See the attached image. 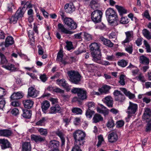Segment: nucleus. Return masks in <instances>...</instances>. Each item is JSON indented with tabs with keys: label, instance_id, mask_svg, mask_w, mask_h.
I'll return each instance as SVG.
<instances>
[{
	"label": "nucleus",
	"instance_id": "a19ab883",
	"mask_svg": "<svg viewBox=\"0 0 151 151\" xmlns=\"http://www.w3.org/2000/svg\"><path fill=\"white\" fill-rule=\"evenodd\" d=\"M143 35L147 39L150 40L151 39V36L150 35L149 31L146 29H144L142 31Z\"/></svg>",
	"mask_w": 151,
	"mask_h": 151
},
{
	"label": "nucleus",
	"instance_id": "49530a36",
	"mask_svg": "<svg viewBox=\"0 0 151 151\" xmlns=\"http://www.w3.org/2000/svg\"><path fill=\"white\" fill-rule=\"evenodd\" d=\"M94 113L93 110L87 109L86 112V115L87 118H91Z\"/></svg>",
	"mask_w": 151,
	"mask_h": 151
},
{
	"label": "nucleus",
	"instance_id": "5701e85b",
	"mask_svg": "<svg viewBox=\"0 0 151 151\" xmlns=\"http://www.w3.org/2000/svg\"><path fill=\"white\" fill-rule=\"evenodd\" d=\"M56 134L58 136L60 139L61 142V146H63L65 145V140L64 137L65 134L61 131L58 130L55 132Z\"/></svg>",
	"mask_w": 151,
	"mask_h": 151
},
{
	"label": "nucleus",
	"instance_id": "bf43d9fd",
	"mask_svg": "<svg viewBox=\"0 0 151 151\" xmlns=\"http://www.w3.org/2000/svg\"><path fill=\"white\" fill-rule=\"evenodd\" d=\"M144 44L145 46L147 51V52H150L151 50H150V46L146 41L145 40L144 41Z\"/></svg>",
	"mask_w": 151,
	"mask_h": 151
},
{
	"label": "nucleus",
	"instance_id": "9b49d317",
	"mask_svg": "<svg viewBox=\"0 0 151 151\" xmlns=\"http://www.w3.org/2000/svg\"><path fill=\"white\" fill-rule=\"evenodd\" d=\"M49 112L51 114L60 113L61 112V107L58 104L53 105L50 108Z\"/></svg>",
	"mask_w": 151,
	"mask_h": 151
},
{
	"label": "nucleus",
	"instance_id": "5fc2aeb1",
	"mask_svg": "<svg viewBox=\"0 0 151 151\" xmlns=\"http://www.w3.org/2000/svg\"><path fill=\"white\" fill-rule=\"evenodd\" d=\"M128 22L129 21L127 17H122L120 21V22L122 24H127Z\"/></svg>",
	"mask_w": 151,
	"mask_h": 151
},
{
	"label": "nucleus",
	"instance_id": "8fccbe9b",
	"mask_svg": "<svg viewBox=\"0 0 151 151\" xmlns=\"http://www.w3.org/2000/svg\"><path fill=\"white\" fill-rule=\"evenodd\" d=\"M66 47L67 50H70L73 48L72 43L71 42L67 41L66 42Z\"/></svg>",
	"mask_w": 151,
	"mask_h": 151
},
{
	"label": "nucleus",
	"instance_id": "b1692460",
	"mask_svg": "<svg viewBox=\"0 0 151 151\" xmlns=\"http://www.w3.org/2000/svg\"><path fill=\"white\" fill-rule=\"evenodd\" d=\"M14 43L13 38L11 36L7 37L5 41V47H8L9 46L13 45Z\"/></svg>",
	"mask_w": 151,
	"mask_h": 151
},
{
	"label": "nucleus",
	"instance_id": "f704fd0d",
	"mask_svg": "<svg viewBox=\"0 0 151 151\" xmlns=\"http://www.w3.org/2000/svg\"><path fill=\"white\" fill-rule=\"evenodd\" d=\"M56 82L57 84L60 86H61L64 88L68 87V84L66 83V81L64 79H58Z\"/></svg>",
	"mask_w": 151,
	"mask_h": 151
},
{
	"label": "nucleus",
	"instance_id": "c756f323",
	"mask_svg": "<svg viewBox=\"0 0 151 151\" xmlns=\"http://www.w3.org/2000/svg\"><path fill=\"white\" fill-rule=\"evenodd\" d=\"M2 66L7 70L12 71H15L17 69L14 65L10 63H7L6 65H4Z\"/></svg>",
	"mask_w": 151,
	"mask_h": 151
},
{
	"label": "nucleus",
	"instance_id": "864d4df0",
	"mask_svg": "<svg viewBox=\"0 0 151 151\" xmlns=\"http://www.w3.org/2000/svg\"><path fill=\"white\" fill-rule=\"evenodd\" d=\"M13 8L15 9L14 5L12 3H10L8 4L7 9L8 12H12Z\"/></svg>",
	"mask_w": 151,
	"mask_h": 151
},
{
	"label": "nucleus",
	"instance_id": "e2e57ef3",
	"mask_svg": "<svg viewBox=\"0 0 151 151\" xmlns=\"http://www.w3.org/2000/svg\"><path fill=\"white\" fill-rule=\"evenodd\" d=\"M81 89V88H74L72 89L71 90V92L72 93H77L78 95V94Z\"/></svg>",
	"mask_w": 151,
	"mask_h": 151
},
{
	"label": "nucleus",
	"instance_id": "13d9d810",
	"mask_svg": "<svg viewBox=\"0 0 151 151\" xmlns=\"http://www.w3.org/2000/svg\"><path fill=\"white\" fill-rule=\"evenodd\" d=\"M143 16L145 17L146 18L148 19L149 20H151V17H150L148 10H146L144 12Z\"/></svg>",
	"mask_w": 151,
	"mask_h": 151
},
{
	"label": "nucleus",
	"instance_id": "c03bdc74",
	"mask_svg": "<svg viewBox=\"0 0 151 151\" xmlns=\"http://www.w3.org/2000/svg\"><path fill=\"white\" fill-rule=\"evenodd\" d=\"M70 6L66 9L65 12L68 13H71L73 11H75V8L72 3H71L70 4Z\"/></svg>",
	"mask_w": 151,
	"mask_h": 151
},
{
	"label": "nucleus",
	"instance_id": "603ef678",
	"mask_svg": "<svg viewBox=\"0 0 151 151\" xmlns=\"http://www.w3.org/2000/svg\"><path fill=\"white\" fill-rule=\"evenodd\" d=\"M84 39L87 41H90L92 39L91 35L86 32H84Z\"/></svg>",
	"mask_w": 151,
	"mask_h": 151
},
{
	"label": "nucleus",
	"instance_id": "cd10ccee",
	"mask_svg": "<svg viewBox=\"0 0 151 151\" xmlns=\"http://www.w3.org/2000/svg\"><path fill=\"white\" fill-rule=\"evenodd\" d=\"M139 62L140 63L145 65H148L149 63V59L144 55L139 57Z\"/></svg>",
	"mask_w": 151,
	"mask_h": 151
},
{
	"label": "nucleus",
	"instance_id": "39448f33",
	"mask_svg": "<svg viewBox=\"0 0 151 151\" xmlns=\"http://www.w3.org/2000/svg\"><path fill=\"white\" fill-rule=\"evenodd\" d=\"M102 15L103 13L101 10H95L91 13V19L95 24L100 22H101Z\"/></svg>",
	"mask_w": 151,
	"mask_h": 151
},
{
	"label": "nucleus",
	"instance_id": "79ce46f5",
	"mask_svg": "<svg viewBox=\"0 0 151 151\" xmlns=\"http://www.w3.org/2000/svg\"><path fill=\"white\" fill-rule=\"evenodd\" d=\"M71 111L73 113L76 114H81L82 112V110L80 108L77 107L73 108Z\"/></svg>",
	"mask_w": 151,
	"mask_h": 151
},
{
	"label": "nucleus",
	"instance_id": "052dcab7",
	"mask_svg": "<svg viewBox=\"0 0 151 151\" xmlns=\"http://www.w3.org/2000/svg\"><path fill=\"white\" fill-rule=\"evenodd\" d=\"M124 124V122L122 120H120L117 122L116 124L117 127H122Z\"/></svg>",
	"mask_w": 151,
	"mask_h": 151
},
{
	"label": "nucleus",
	"instance_id": "9d476101",
	"mask_svg": "<svg viewBox=\"0 0 151 151\" xmlns=\"http://www.w3.org/2000/svg\"><path fill=\"white\" fill-rule=\"evenodd\" d=\"M125 34L126 37L125 39L122 42V44H124L125 43H129L133 39L134 33L133 31H128L125 32Z\"/></svg>",
	"mask_w": 151,
	"mask_h": 151
},
{
	"label": "nucleus",
	"instance_id": "4d7b16f0",
	"mask_svg": "<svg viewBox=\"0 0 151 151\" xmlns=\"http://www.w3.org/2000/svg\"><path fill=\"white\" fill-rule=\"evenodd\" d=\"M5 101L4 98H0V109H2L4 106Z\"/></svg>",
	"mask_w": 151,
	"mask_h": 151
},
{
	"label": "nucleus",
	"instance_id": "72a5a7b5",
	"mask_svg": "<svg viewBox=\"0 0 151 151\" xmlns=\"http://www.w3.org/2000/svg\"><path fill=\"white\" fill-rule=\"evenodd\" d=\"M89 6L94 10L96 9L99 6L97 0H91L90 2Z\"/></svg>",
	"mask_w": 151,
	"mask_h": 151
},
{
	"label": "nucleus",
	"instance_id": "423d86ee",
	"mask_svg": "<svg viewBox=\"0 0 151 151\" xmlns=\"http://www.w3.org/2000/svg\"><path fill=\"white\" fill-rule=\"evenodd\" d=\"M65 25L71 30H74L77 27V24L74 21L70 18H65L63 21Z\"/></svg>",
	"mask_w": 151,
	"mask_h": 151
},
{
	"label": "nucleus",
	"instance_id": "ddd939ff",
	"mask_svg": "<svg viewBox=\"0 0 151 151\" xmlns=\"http://www.w3.org/2000/svg\"><path fill=\"white\" fill-rule=\"evenodd\" d=\"M31 138L32 141H34L38 143L43 142L45 140L44 137H42L40 135L32 134L31 136Z\"/></svg>",
	"mask_w": 151,
	"mask_h": 151
},
{
	"label": "nucleus",
	"instance_id": "09e8293b",
	"mask_svg": "<svg viewBox=\"0 0 151 151\" xmlns=\"http://www.w3.org/2000/svg\"><path fill=\"white\" fill-rule=\"evenodd\" d=\"M125 76L124 75H121L119 77V83L122 86H124L125 85V81L124 79Z\"/></svg>",
	"mask_w": 151,
	"mask_h": 151
},
{
	"label": "nucleus",
	"instance_id": "0e129e2a",
	"mask_svg": "<svg viewBox=\"0 0 151 151\" xmlns=\"http://www.w3.org/2000/svg\"><path fill=\"white\" fill-rule=\"evenodd\" d=\"M40 78L41 80L43 82H45L47 79V78L45 74L41 75L40 76Z\"/></svg>",
	"mask_w": 151,
	"mask_h": 151
},
{
	"label": "nucleus",
	"instance_id": "aec40b11",
	"mask_svg": "<svg viewBox=\"0 0 151 151\" xmlns=\"http://www.w3.org/2000/svg\"><path fill=\"white\" fill-rule=\"evenodd\" d=\"M12 134L11 130L7 129H0V136L9 137Z\"/></svg>",
	"mask_w": 151,
	"mask_h": 151
},
{
	"label": "nucleus",
	"instance_id": "c9c22d12",
	"mask_svg": "<svg viewBox=\"0 0 151 151\" xmlns=\"http://www.w3.org/2000/svg\"><path fill=\"white\" fill-rule=\"evenodd\" d=\"M0 57L1 58L0 63L1 65H6L8 61L5 55L1 52H0Z\"/></svg>",
	"mask_w": 151,
	"mask_h": 151
},
{
	"label": "nucleus",
	"instance_id": "473e14b6",
	"mask_svg": "<svg viewBox=\"0 0 151 151\" xmlns=\"http://www.w3.org/2000/svg\"><path fill=\"white\" fill-rule=\"evenodd\" d=\"M103 118L98 114H95L93 118V122L96 123L103 120Z\"/></svg>",
	"mask_w": 151,
	"mask_h": 151
},
{
	"label": "nucleus",
	"instance_id": "37998d69",
	"mask_svg": "<svg viewBox=\"0 0 151 151\" xmlns=\"http://www.w3.org/2000/svg\"><path fill=\"white\" fill-rule=\"evenodd\" d=\"M25 12L19 8L15 14L19 18H22Z\"/></svg>",
	"mask_w": 151,
	"mask_h": 151
},
{
	"label": "nucleus",
	"instance_id": "c85d7f7f",
	"mask_svg": "<svg viewBox=\"0 0 151 151\" xmlns=\"http://www.w3.org/2000/svg\"><path fill=\"white\" fill-rule=\"evenodd\" d=\"M111 88V87L110 86L105 85L101 88H99V91L101 93L106 94L109 92V91Z\"/></svg>",
	"mask_w": 151,
	"mask_h": 151
},
{
	"label": "nucleus",
	"instance_id": "6e6552de",
	"mask_svg": "<svg viewBox=\"0 0 151 151\" xmlns=\"http://www.w3.org/2000/svg\"><path fill=\"white\" fill-rule=\"evenodd\" d=\"M86 93H87L86 91L81 88L78 94V95H77L78 97H74L73 99V101H75L76 100H77L78 102H80V101L78 100V99L82 100H84L86 99L87 98Z\"/></svg>",
	"mask_w": 151,
	"mask_h": 151
},
{
	"label": "nucleus",
	"instance_id": "774afa93",
	"mask_svg": "<svg viewBox=\"0 0 151 151\" xmlns=\"http://www.w3.org/2000/svg\"><path fill=\"white\" fill-rule=\"evenodd\" d=\"M151 131V123H148L146 127L145 131L147 132H150Z\"/></svg>",
	"mask_w": 151,
	"mask_h": 151
},
{
	"label": "nucleus",
	"instance_id": "a878e982",
	"mask_svg": "<svg viewBox=\"0 0 151 151\" xmlns=\"http://www.w3.org/2000/svg\"><path fill=\"white\" fill-rule=\"evenodd\" d=\"M120 89L124 92L125 95L128 97L129 99H133L135 97V95L134 94L131 93L130 91H128L125 88H120Z\"/></svg>",
	"mask_w": 151,
	"mask_h": 151
},
{
	"label": "nucleus",
	"instance_id": "338daca9",
	"mask_svg": "<svg viewBox=\"0 0 151 151\" xmlns=\"http://www.w3.org/2000/svg\"><path fill=\"white\" fill-rule=\"evenodd\" d=\"M125 50L129 54H132L133 51L132 45L129 46L128 47L125 48Z\"/></svg>",
	"mask_w": 151,
	"mask_h": 151
},
{
	"label": "nucleus",
	"instance_id": "e433bc0d",
	"mask_svg": "<svg viewBox=\"0 0 151 151\" xmlns=\"http://www.w3.org/2000/svg\"><path fill=\"white\" fill-rule=\"evenodd\" d=\"M37 131L42 136H46L48 134V130L47 129L42 128H39Z\"/></svg>",
	"mask_w": 151,
	"mask_h": 151
},
{
	"label": "nucleus",
	"instance_id": "ea45409f",
	"mask_svg": "<svg viewBox=\"0 0 151 151\" xmlns=\"http://www.w3.org/2000/svg\"><path fill=\"white\" fill-rule=\"evenodd\" d=\"M46 121V118L42 117L36 123V125L38 126H44L45 125V123Z\"/></svg>",
	"mask_w": 151,
	"mask_h": 151
},
{
	"label": "nucleus",
	"instance_id": "0eeeda50",
	"mask_svg": "<svg viewBox=\"0 0 151 151\" xmlns=\"http://www.w3.org/2000/svg\"><path fill=\"white\" fill-rule=\"evenodd\" d=\"M137 109V105L134 104L131 102H129V106L127 111V113L128 114V117L129 118L132 115L134 114L136 111Z\"/></svg>",
	"mask_w": 151,
	"mask_h": 151
},
{
	"label": "nucleus",
	"instance_id": "393cba45",
	"mask_svg": "<svg viewBox=\"0 0 151 151\" xmlns=\"http://www.w3.org/2000/svg\"><path fill=\"white\" fill-rule=\"evenodd\" d=\"M108 139L109 142L111 143L115 142L118 139L117 135L114 132H112L109 135Z\"/></svg>",
	"mask_w": 151,
	"mask_h": 151
},
{
	"label": "nucleus",
	"instance_id": "6ab92c4d",
	"mask_svg": "<svg viewBox=\"0 0 151 151\" xmlns=\"http://www.w3.org/2000/svg\"><path fill=\"white\" fill-rule=\"evenodd\" d=\"M23 95V93L21 92H14L10 96V98L11 100H17L22 98Z\"/></svg>",
	"mask_w": 151,
	"mask_h": 151
},
{
	"label": "nucleus",
	"instance_id": "6e6d98bb",
	"mask_svg": "<svg viewBox=\"0 0 151 151\" xmlns=\"http://www.w3.org/2000/svg\"><path fill=\"white\" fill-rule=\"evenodd\" d=\"M63 55L62 53L61 52L59 51L58 53L57 60L60 61L63 60Z\"/></svg>",
	"mask_w": 151,
	"mask_h": 151
},
{
	"label": "nucleus",
	"instance_id": "7ed1b4c3",
	"mask_svg": "<svg viewBox=\"0 0 151 151\" xmlns=\"http://www.w3.org/2000/svg\"><path fill=\"white\" fill-rule=\"evenodd\" d=\"M106 15L108 22L114 23L118 20L117 15L116 12L112 8H109L106 11Z\"/></svg>",
	"mask_w": 151,
	"mask_h": 151
},
{
	"label": "nucleus",
	"instance_id": "de8ad7c7",
	"mask_svg": "<svg viewBox=\"0 0 151 151\" xmlns=\"http://www.w3.org/2000/svg\"><path fill=\"white\" fill-rule=\"evenodd\" d=\"M87 105L88 107V109L93 110L95 108V104L93 102H88Z\"/></svg>",
	"mask_w": 151,
	"mask_h": 151
},
{
	"label": "nucleus",
	"instance_id": "4be33fe9",
	"mask_svg": "<svg viewBox=\"0 0 151 151\" xmlns=\"http://www.w3.org/2000/svg\"><path fill=\"white\" fill-rule=\"evenodd\" d=\"M100 40L104 45L109 47H113L114 44L110 40L105 38L103 37H101L100 38Z\"/></svg>",
	"mask_w": 151,
	"mask_h": 151
},
{
	"label": "nucleus",
	"instance_id": "3c124183",
	"mask_svg": "<svg viewBox=\"0 0 151 151\" xmlns=\"http://www.w3.org/2000/svg\"><path fill=\"white\" fill-rule=\"evenodd\" d=\"M106 126L109 128L113 127L114 126V123L113 119H111L109 120L107 123Z\"/></svg>",
	"mask_w": 151,
	"mask_h": 151
},
{
	"label": "nucleus",
	"instance_id": "1a4fd4ad",
	"mask_svg": "<svg viewBox=\"0 0 151 151\" xmlns=\"http://www.w3.org/2000/svg\"><path fill=\"white\" fill-rule=\"evenodd\" d=\"M113 94L115 101L122 102L125 100L124 96L121 93L120 91L118 90H115Z\"/></svg>",
	"mask_w": 151,
	"mask_h": 151
},
{
	"label": "nucleus",
	"instance_id": "2eb2a0df",
	"mask_svg": "<svg viewBox=\"0 0 151 151\" xmlns=\"http://www.w3.org/2000/svg\"><path fill=\"white\" fill-rule=\"evenodd\" d=\"M102 101L109 107H112L113 106V101L112 98L110 96H108L104 99Z\"/></svg>",
	"mask_w": 151,
	"mask_h": 151
},
{
	"label": "nucleus",
	"instance_id": "a211bd4d",
	"mask_svg": "<svg viewBox=\"0 0 151 151\" xmlns=\"http://www.w3.org/2000/svg\"><path fill=\"white\" fill-rule=\"evenodd\" d=\"M38 91L33 87H30L28 89V96L32 98L37 96Z\"/></svg>",
	"mask_w": 151,
	"mask_h": 151
},
{
	"label": "nucleus",
	"instance_id": "a18cd8bd",
	"mask_svg": "<svg viewBox=\"0 0 151 151\" xmlns=\"http://www.w3.org/2000/svg\"><path fill=\"white\" fill-rule=\"evenodd\" d=\"M18 18H19L15 14L14 16L9 18L10 22L13 24L16 23Z\"/></svg>",
	"mask_w": 151,
	"mask_h": 151
},
{
	"label": "nucleus",
	"instance_id": "58836bf2",
	"mask_svg": "<svg viewBox=\"0 0 151 151\" xmlns=\"http://www.w3.org/2000/svg\"><path fill=\"white\" fill-rule=\"evenodd\" d=\"M115 6L120 15H122L123 14L126 13V10L122 7L118 5H116Z\"/></svg>",
	"mask_w": 151,
	"mask_h": 151
},
{
	"label": "nucleus",
	"instance_id": "bb28decb",
	"mask_svg": "<svg viewBox=\"0 0 151 151\" xmlns=\"http://www.w3.org/2000/svg\"><path fill=\"white\" fill-rule=\"evenodd\" d=\"M50 106V102L48 101L45 100L43 101L41 104V108L42 111L44 113H46Z\"/></svg>",
	"mask_w": 151,
	"mask_h": 151
},
{
	"label": "nucleus",
	"instance_id": "4c0bfd02",
	"mask_svg": "<svg viewBox=\"0 0 151 151\" xmlns=\"http://www.w3.org/2000/svg\"><path fill=\"white\" fill-rule=\"evenodd\" d=\"M128 63V62L127 60L122 59L118 61L117 64L119 66L124 68L127 65Z\"/></svg>",
	"mask_w": 151,
	"mask_h": 151
},
{
	"label": "nucleus",
	"instance_id": "20e7f679",
	"mask_svg": "<svg viewBox=\"0 0 151 151\" xmlns=\"http://www.w3.org/2000/svg\"><path fill=\"white\" fill-rule=\"evenodd\" d=\"M70 81L73 83L78 84L81 81V76L79 73L74 71H70L68 72Z\"/></svg>",
	"mask_w": 151,
	"mask_h": 151
},
{
	"label": "nucleus",
	"instance_id": "412c9836",
	"mask_svg": "<svg viewBox=\"0 0 151 151\" xmlns=\"http://www.w3.org/2000/svg\"><path fill=\"white\" fill-rule=\"evenodd\" d=\"M23 103L25 108L29 109L32 107L34 102L32 100L28 99L23 100Z\"/></svg>",
	"mask_w": 151,
	"mask_h": 151
},
{
	"label": "nucleus",
	"instance_id": "dca6fc26",
	"mask_svg": "<svg viewBox=\"0 0 151 151\" xmlns=\"http://www.w3.org/2000/svg\"><path fill=\"white\" fill-rule=\"evenodd\" d=\"M58 28L61 33L68 34H72L73 33V32L68 30L65 28L63 24L61 23H59L58 24Z\"/></svg>",
	"mask_w": 151,
	"mask_h": 151
},
{
	"label": "nucleus",
	"instance_id": "f8f14e48",
	"mask_svg": "<svg viewBox=\"0 0 151 151\" xmlns=\"http://www.w3.org/2000/svg\"><path fill=\"white\" fill-rule=\"evenodd\" d=\"M59 142L55 140L50 141L49 142V147L52 150H56L59 149Z\"/></svg>",
	"mask_w": 151,
	"mask_h": 151
},
{
	"label": "nucleus",
	"instance_id": "680f3d73",
	"mask_svg": "<svg viewBox=\"0 0 151 151\" xmlns=\"http://www.w3.org/2000/svg\"><path fill=\"white\" fill-rule=\"evenodd\" d=\"M142 100L143 102L146 104L149 103L151 101V99L150 98L146 97H144L143 98Z\"/></svg>",
	"mask_w": 151,
	"mask_h": 151
},
{
	"label": "nucleus",
	"instance_id": "69168bd1",
	"mask_svg": "<svg viewBox=\"0 0 151 151\" xmlns=\"http://www.w3.org/2000/svg\"><path fill=\"white\" fill-rule=\"evenodd\" d=\"M59 14L61 17V19L63 20V21H64L65 19L67 18L66 17L65 15V13L62 10L60 9V10L59 11Z\"/></svg>",
	"mask_w": 151,
	"mask_h": 151
},
{
	"label": "nucleus",
	"instance_id": "4468645a",
	"mask_svg": "<svg viewBox=\"0 0 151 151\" xmlns=\"http://www.w3.org/2000/svg\"><path fill=\"white\" fill-rule=\"evenodd\" d=\"M0 144H1V147L2 150H5L11 147V145L9 142L5 139H0Z\"/></svg>",
	"mask_w": 151,
	"mask_h": 151
},
{
	"label": "nucleus",
	"instance_id": "f03ea898",
	"mask_svg": "<svg viewBox=\"0 0 151 151\" xmlns=\"http://www.w3.org/2000/svg\"><path fill=\"white\" fill-rule=\"evenodd\" d=\"M100 46V44L94 42L92 43L89 46L91 54L93 57V60L95 62L100 60L101 58Z\"/></svg>",
	"mask_w": 151,
	"mask_h": 151
},
{
	"label": "nucleus",
	"instance_id": "7c9ffc66",
	"mask_svg": "<svg viewBox=\"0 0 151 151\" xmlns=\"http://www.w3.org/2000/svg\"><path fill=\"white\" fill-rule=\"evenodd\" d=\"M31 147L29 142H25L22 146V151H31Z\"/></svg>",
	"mask_w": 151,
	"mask_h": 151
},
{
	"label": "nucleus",
	"instance_id": "f257e3e1",
	"mask_svg": "<svg viewBox=\"0 0 151 151\" xmlns=\"http://www.w3.org/2000/svg\"><path fill=\"white\" fill-rule=\"evenodd\" d=\"M86 134L80 130L75 131L73 133V137L75 140L74 146L71 151H82L81 147L84 144Z\"/></svg>",
	"mask_w": 151,
	"mask_h": 151
},
{
	"label": "nucleus",
	"instance_id": "2f4dec72",
	"mask_svg": "<svg viewBox=\"0 0 151 151\" xmlns=\"http://www.w3.org/2000/svg\"><path fill=\"white\" fill-rule=\"evenodd\" d=\"M23 113L22 115V116L27 119H29L32 116V112L30 110L24 109L23 110Z\"/></svg>",
	"mask_w": 151,
	"mask_h": 151
},
{
	"label": "nucleus",
	"instance_id": "f3484780",
	"mask_svg": "<svg viewBox=\"0 0 151 151\" xmlns=\"http://www.w3.org/2000/svg\"><path fill=\"white\" fill-rule=\"evenodd\" d=\"M101 108L97 107L96 110L97 112L99 113L103 114L104 116L108 115L109 113V110L103 105H100Z\"/></svg>",
	"mask_w": 151,
	"mask_h": 151
}]
</instances>
